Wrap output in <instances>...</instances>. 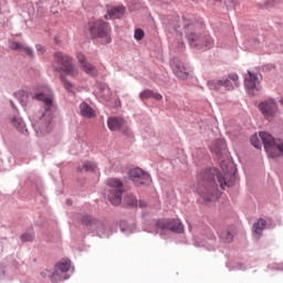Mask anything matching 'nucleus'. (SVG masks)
I'll use <instances>...</instances> for the list:
<instances>
[{
	"mask_svg": "<svg viewBox=\"0 0 283 283\" xmlns=\"http://www.w3.org/2000/svg\"><path fill=\"white\" fill-rule=\"evenodd\" d=\"M125 14V7H114L108 10L105 19H120Z\"/></svg>",
	"mask_w": 283,
	"mask_h": 283,
	"instance_id": "obj_21",
	"label": "nucleus"
},
{
	"mask_svg": "<svg viewBox=\"0 0 283 283\" xmlns=\"http://www.w3.org/2000/svg\"><path fill=\"white\" fill-rule=\"evenodd\" d=\"M54 61L61 65L57 69V72H62L60 75V81H62L63 87L66 88V91L71 94H76L74 91V84L67 80V76L71 78H76V76H78V67L74 65V57L63 52H56L54 53Z\"/></svg>",
	"mask_w": 283,
	"mask_h": 283,
	"instance_id": "obj_2",
	"label": "nucleus"
},
{
	"mask_svg": "<svg viewBox=\"0 0 283 283\" xmlns=\"http://www.w3.org/2000/svg\"><path fill=\"white\" fill-rule=\"evenodd\" d=\"M82 224H85L86 227H94V224H98V221L91 216H84L82 218Z\"/></svg>",
	"mask_w": 283,
	"mask_h": 283,
	"instance_id": "obj_29",
	"label": "nucleus"
},
{
	"mask_svg": "<svg viewBox=\"0 0 283 283\" xmlns=\"http://www.w3.org/2000/svg\"><path fill=\"white\" fill-rule=\"evenodd\" d=\"M72 264L70 261H63L55 265V269L60 271L63 275H66L67 271H70Z\"/></svg>",
	"mask_w": 283,
	"mask_h": 283,
	"instance_id": "obj_26",
	"label": "nucleus"
},
{
	"mask_svg": "<svg viewBox=\"0 0 283 283\" xmlns=\"http://www.w3.org/2000/svg\"><path fill=\"white\" fill-rule=\"evenodd\" d=\"M139 98L142 101H147V98H154V101H163V95L151 90H145L139 94Z\"/></svg>",
	"mask_w": 283,
	"mask_h": 283,
	"instance_id": "obj_22",
	"label": "nucleus"
},
{
	"mask_svg": "<svg viewBox=\"0 0 283 283\" xmlns=\"http://www.w3.org/2000/svg\"><path fill=\"white\" fill-rule=\"evenodd\" d=\"M244 85L248 90H260V75L249 71L244 78Z\"/></svg>",
	"mask_w": 283,
	"mask_h": 283,
	"instance_id": "obj_12",
	"label": "nucleus"
},
{
	"mask_svg": "<svg viewBox=\"0 0 283 283\" xmlns=\"http://www.w3.org/2000/svg\"><path fill=\"white\" fill-rule=\"evenodd\" d=\"M134 39H136V41H143V39H145V31H143V29L135 30Z\"/></svg>",
	"mask_w": 283,
	"mask_h": 283,
	"instance_id": "obj_31",
	"label": "nucleus"
},
{
	"mask_svg": "<svg viewBox=\"0 0 283 283\" xmlns=\"http://www.w3.org/2000/svg\"><path fill=\"white\" fill-rule=\"evenodd\" d=\"M250 140L253 147H255L256 149H262V143L260 142V138L258 137V135H253Z\"/></svg>",
	"mask_w": 283,
	"mask_h": 283,
	"instance_id": "obj_30",
	"label": "nucleus"
},
{
	"mask_svg": "<svg viewBox=\"0 0 283 283\" xmlns=\"http://www.w3.org/2000/svg\"><path fill=\"white\" fill-rule=\"evenodd\" d=\"M157 229L180 233V231H182V223H180L178 220L161 219L157 221Z\"/></svg>",
	"mask_w": 283,
	"mask_h": 283,
	"instance_id": "obj_11",
	"label": "nucleus"
},
{
	"mask_svg": "<svg viewBox=\"0 0 283 283\" xmlns=\"http://www.w3.org/2000/svg\"><path fill=\"white\" fill-rule=\"evenodd\" d=\"M210 150L216 156H224L227 154V142L223 139H217L210 145Z\"/></svg>",
	"mask_w": 283,
	"mask_h": 283,
	"instance_id": "obj_14",
	"label": "nucleus"
},
{
	"mask_svg": "<svg viewBox=\"0 0 283 283\" xmlns=\"http://www.w3.org/2000/svg\"><path fill=\"white\" fill-rule=\"evenodd\" d=\"M170 66L177 78L187 81V78L191 76V72L189 71V69H187V66H185V63H182V61L178 59H172L170 61Z\"/></svg>",
	"mask_w": 283,
	"mask_h": 283,
	"instance_id": "obj_10",
	"label": "nucleus"
},
{
	"mask_svg": "<svg viewBox=\"0 0 283 283\" xmlns=\"http://www.w3.org/2000/svg\"><path fill=\"white\" fill-rule=\"evenodd\" d=\"M9 48H10V50H18V51L25 52V54H28V56H34V51L31 48L25 46L21 42L12 41V42H10Z\"/></svg>",
	"mask_w": 283,
	"mask_h": 283,
	"instance_id": "obj_19",
	"label": "nucleus"
},
{
	"mask_svg": "<svg viewBox=\"0 0 283 283\" xmlns=\"http://www.w3.org/2000/svg\"><path fill=\"white\" fill-rule=\"evenodd\" d=\"M41 275L43 277H50L52 283H59V282H62V280L70 279V276H67V274L61 273V271L56 270V268L53 272H50L46 270V271L42 272Z\"/></svg>",
	"mask_w": 283,
	"mask_h": 283,
	"instance_id": "obj_13",
	"label": "nucleus"
},
{
	"mask_svg": "<svg viewBox=\"0 0 283 283\" xmlns=\"http://www.w3.org/2000/svg\"><path fill=\"white\" fill-rule=\"evenodd\" d=\"M86 33L91 39H102L105 45L112 43V27L103 20L88 22Z\"/></svg>",
	"mask_w": 283,
	"mask_h": 283,
	"instance_id": "obj_3",
	"label": "nucleus"
},
{
	"mask_svg": "<svg viewBox=\"0 0 283 283\" xmlns=\"http://www.w3.org/2000/svg\"><path fill=\"white\" fill-rule=\"evenodd\" d=\"M107 125L111 132H118L125 125V120L120 117H111L107 120Z\"/></svg>",
	"mask_w": 283,
	"mask_h": 283,
	"instance_id": "obj_20",
	"label": "nucleus"
},
{
	"mask_svg": "<svg viewBox=\"0 0 283 283\" xmlns=\"http://www.w3.org/2000/svg\"><path fill=\"white\" fill-rule=\"evenodd\" d=\"M97 167L96 164L86 161L83 164L82 168H78V171H96Z\"/></svg>",
	"mask_w": 283,
	"mask_h": 283,
	"instance_id": "obj_28",
	"label": "nucleus"
},
{
	"mask_svg": "<svg viewBox=\"0 0 283 283\" xmlns=\"http://www.w3.org/2000/svg\"><path fill=\"white\" fill-rule=\"evenodd\" d=\"M222 171L223 174L218 172V170L213 168L203 170L199 175V187L197 188V191L206 202H213V200H218V186H216V178L221 189L232 187L235 176L231 175L229 170H226L223 167Z\"/></svg>",
	"mask_w": 283,
	"mask_h": 283,
	"instance_id": "obj_1",
	"label": "nucleus"
},
{
	"mask_svg": "<svg viewBox=\"0 0 283 283\" xmlns=\"http://www.w3.org/2000/svg\"><path fill=\"white\" fill-rule=\"evenodd\" d=\"M108 190L106 191L107 198L111 205L118 207L123 202V193L125 191V186L123 181L117 178H111L107 181Z\"/></svg>",
	"mask_w": 283,
	"mask_h": 283,
	"instance_id": "obj_5",
	"label": "nucleus"
},
{
	"mask_svg": "<svg viewBox=\"0 0 283 283\" xmlns=\"http://www.w3.org/2000/svg\"><path fill=\"white\" fill-rule=\"evenodd\" d=\"M208 87L209 90H213L214 92H218L221 90V87H224V80L208 81Z\"/></svg>",
	"mask_w": 283,
	"mask_h": 283,
	"instance_id": "obj_25",
	"label": "nucleus"
},
{
	"mask_svg": "<svg viewBox=\"0 0 283 283\" xmlns=\"http://www.w3.org/2000/svg\"><path fill=\"white\" fill-rule=\"evenodd\" d=\"M22 242H32L34 240V234L32 233H24L21 235Z\"/></svg>",
	"mask_w": 283,
	"mask_h": 283,
	"instance_id": "obj_32",
	"label": "nucleus"
},
{
	"mask_svg": "<svg viewBox=\"0 0 283 283\" xmlns=\"http://www.w3.org/2000/svg\"><path fill=\"white\" fill-rule=\"evenodd\" d=\"M219 238L226 243L233 242V233H231L229 230L221 231Z\"/></svg>",
	"mask_w": 283,
	"mask_h": 283,
	"instance_id": "obj_27",
	"label": "nucleus"
},
{
	"mask_svg": "<svg viewBox=\"0 0 283 283\" xmlns=\"http://www.w3.org/2000/svg\"><path fill=\"white\" fill-rule=\"evenodd\" d=\"M260 138L264 145V149L270 158H280L283 156V142L275 139L273 135L266 132L260 133Z\"/></svg>",
	"mask_w": 283,
	"mask_h": 283,
	"instance_id": "obj_4",
	"label": "nucleus"
},
{
	"mask_svg": "<svg viewBox=\"0 0 283 283\" xmlns=\"http://www.w3.org/2000/svg\"><path fill=\"white\" fill-rule=\"evenodd\" d=\"M76 59L78 63L82 65V70H84L86 74H94V72H96V69L94 67V65L87 63V59L85 57V54H83L82 52H77Z\"/></svg>",
	"mask_w": 283,
	"mask_h": 283,
	"instance_id": "obj_16",
	"label": "nucleus"
},
{
	"mask_svg": "<svg viewBox=\"0 0 283 283\" xmlns=\"http://www.w3.org/2000/svg\"><path fill=\"white\" fill-rule=\"evenodd\" d=\"M80 114L84 116V118H96V112L85 102L80 104Z\"/></svg>",
	"mask_w": 283,
	"mask_h": 283,
	"instance_id": "obj_18",
	"label": "nucleus"
},
{
	"mask_svg": "<svg viewBox=\"0 0 283 283\" xmlns=\"http://www.w3.org/2000/svg\"><path fill=\"white\" fill-rule=\"evenodd\" d=\"M266 227V220L259 219L256 223L253 224V231L256 234V238H260L262 235V231H264Z\"/></svg>",
	"mask_w": 283,
	"mask_h": 283,
	"instance_id": "obj_23",
	"label": "nucleus"
},
{
	"mask_svg": "<svg viewBox=\"0 0 283 283\" xmlns=\"http://www.w3.org/2000/svg\"><path fill=\"white\" fill-rule=\"evenodd\" d=\"M180 48H181V50H184V49H185V44H184V43H181V44H180Z\"/></svg>",
	"mask_w": 283,
	"mask_h": 283,
	"instance_id": "obj_36",
	"label": "nucleus"
},
{
	"mask_svg": "<svg viewBox=\"0 0 283 283\" xmlns=\"http://www.w3.org/2000/svg\"><path fill=\"white\" fill-rule=\"evenodd\" d=\"M129 178L136 187H142V185H149V182H151V176L140 168L132 169L129 171Z\"/></svg>",
	"mask_w": 283,
	"mask_h": 283,
	"instance_id": "obj_9",
	"label": "nucleus"
},
{
	"mask_svg": "<svg viewBox=\"0 0 283 283\" xmlns=\"http://www.w3.org/2000/svg\"><path fill=\"white\" fill-rule=\"evenodd\" d=\"M187 39L191 48H197L198 50L211 48L213 45V39L207 34L200 38L196 33H189Z\"/></svg>",
	"mask_w": 283,
	"mask_h": 283,
	"instance_id": "obj_7",
	"label": "nucleus"
},
{
	"mask_svg": "<svg viewBox=\"0 0 283 283\" xmlns=\"http://www.w3.org/2000/svg\"><path fill=\"white\" fill-rule=\"evenodd\" d=\"M35 49H36L38 54H40V55L45 53V49L41 44H38L35 46Z\"/></svg>",
	"mask_w": 283,
	"mask_h": 283,
	"instance_id": "obj_33",
	"label": "nucleus"
},
{
	"mask_svg": "<svg viewBox=\"0 0 283 283\" xmlns=\"http://www.w3.org/2000/svg\"><path fill=\"white\" fill-rule=\"evenodd\" d=\"M34 98L35 101H42V103H44L45 112H54V109H56L54 105V93H52L50 87L44 86L42 92L34 95Z\"/></svg>",
	"mask_w": 283,
	"mask_h": 283,
	"instance_id": "obj_6",
	"label": "nucleus"
},
{
	"mask_svg": "<svg viewBox=\"0 0 283 283\" xmlns=\"http://www.w3.org/2000/svg\"><path fill=\"white\" fill-rule=\"evenodd\" d=\"M44 118H45V115H42V117L40 118V125H41V123H43Z\"/></svg>",
	"mask_w": 283,
	"mask_h": 283,
	"instance_id": "obj_35",
	"label": "nucleus"
},
{
	"mask_svg": "<svg viewBox=\"0 0 283 283\" xmlns=\"http://www.w3.org/2000/svg\"><path fill=\"white\" fill-rule=\"evenodd\" d=\"M124 202L130 207H140V209H145V207H147V201H138V199H136V197L132 193H128L124 197Z\"/></svg>",
	"mask_w": 283,
	"mask_h": 283,
	"instance_id": "obj_17",
	"label": "nucleus"
},
{
	"mask_svg": "<svg viewBox=\"0 0 283 283\" xmlns=\"http://www.w3.org/2000/svg\"><path fill=\"white\" fill-rule=\"evenodd\" d=\"M12 125L20 132L21 134H28V128H25V123H23L22 118L15 117L12 119Z\"/></svg>",
	"mask_w": 283,
	"mask_h": 283,
	"instance_id": "obj_24",
	"label": "nucleus"
},
{
	"mask_svg": "<svg viewBox=\"0 0 283 283\" xmlns=\"http://www.w3.org/2000/svg\"><path fill=\"white\" fill-rule=\"evenodd\" d=\"M239 86H240V77L235 73L230 74L228 78L223 80V87L228 92H231V90H234V87H239Z\"/></svg>",
	"mask_w": 283,
	"mask_h": 283,
	"instance_id": "obj_15",
	"label": "nucleus"
},
{
	"mask_svg": "<svg viewBox=\"0 0 283 283\" xmlns=\"http://www.w3.org/2000/svg\"><path fill=\"white\" fill-rule=\"evenodd\" d=\"M49 126H50V119H48V120L45 122V124H44V127H45V129H46V133L50 132Z\"/></svg>",
	"mask_w": 283,
	"mask_h": 283,
	"instance_id": "obj_34",
	"label": "nucleus"
},
{
	"mask_svg": "<svg viewBox=\"0 0 283 283\" xmlns=\"http://www.w3.org/2000/svg\"><path fill=\"white\" fill-rule=\"evenodd\" d=\"M259 109L264 118L272 120L277 114V103L273 98H268L259 104Z\"/></svg>",
	"mask_w": 283,
	"mask_h": 283,
	"instance_id": "obj_8",
	"label": "nucleus"
}]
</instances>
